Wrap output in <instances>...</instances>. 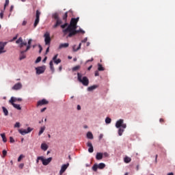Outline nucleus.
Instances as JSON below:
<instances>
[{"instance_id": "nucleus-50", "label": "nucleus", "mask_w": 175, "mask_h": 175, "mask_svg": "<svg viewBox=\"0 0 175 175\" xmlns=\"http://www.w3.org/2000/svg\"><path fill=\"white\" fill-rule=\"evenodd\" d=\"M38 47L40 49L39 53H42V50H43V48L42 47L41 45H38Z\"/></svg>"}, {"instance_id": "nucleus-22", "label": "nucleus", "mask_w": 175, "mask_h": 175, "mask_svg": "<svg viewBox=\"0 0 175 175\" xmlns=\"http://www.w3.org/2000/svg\"><path fill=\"white\" fill-rule=\"evenodd\" d=\"M0 135L2 137L3 143H6V142H8V139L6 138V135L5 133H1Z\"/></svg>"}, {"instance_id": "nucleus-11", "label": "nucleus", "mask_w": 175, "mask_h": 175, "mask_svg": "<svg viewBox=\"0 0 175 175\" xmlns=\"http://www.w3.org/2000/svg\"><path fill=\"white\" fill-rule=\"evenodd\" d=\"M68 167H69V163H67L66 164L62 165L61 170L59 171V174L62 175L64 174V173H65V172L66 171V169H68Z\"/></svg>"}, {"instance_id": "nucleus-60", "label": "nucleus", "mask_w": 175, "mask_h": 175, "mask_svg": "<svg viewBox=\"0 0 175 175\" xmlns=\"http://www.w3.org/2000/svg\"><path fill=\"white\" fill-rule=\"evenodd\" d=\"M46 61H47V57H45L44 58V59L42 60V62H46Z\"/></svg>"}, {"instance_id": "nucleus-12", "label": "nucleus", "mask_w": 175, "mask_h": 175, "mask_svg": "<svg viewBox=\"0 0 175 175\" xmlns=\"http://www.w3.org/2000/svg\"><path fill=\"white\" fill-rule=\"evenodd\" d=\"M21 88H23V84H21V83H18L12 88V90L17 91L18 90H21Z\"/></svg>"}, {"instance_id": "nucleus-36", "label": "nucleus", "mask_w": 175, "mask_h": 175, "mask_svg": "<svg viewBox=\"0 0 175 175\" xmlns=\"http://www.w3.org/2000/svg\"><path fill=\"white\" fill-rule=\"evenodd\" d=\"M106 124H110L111 122V119L110 118H107L105 119Z\"/></svg>"}, {"instance_id": "nucleus-32", "label": "nucleus", "mask_w": 175, "mask_h": 175, "mask_svg": "<svg viewBox=\"0 0 175 175\" xmlns=\"http://www.w3.org/2000/svg\"><path fill=\"white\" fill-rule=\"evenodd\" d=\"M60 27L62 29H66L65 28L69 27V25H68V23L66 22L64 25H61Z\"/></svg>"}, {"instance_id": "nucleus-1", "label": "nucleus", "mask_w": 175, "mask_h": 175, "mask_svg": "<svg viewBox=\"0 0 175 175\" xmlns=\"http://www.w3.org/2000/svg\"><path fill=\"white\" fill-rule=\"evenodd\" d=\"M79 18H71L70 25L65 29L62 30L63 36H66V38H72L76 35V29H77V23H79Z\"/></svg>"}, {"instance_id": "nucleus-57", "label": "nucleus", "mask_w": 175, "mask_h": 175, "mask_svg": "<svg viewBox=\"0 0 175 175\" xmlns=\"http://www.w3.org/2000/svg\"><path fill=\"white\" fill-rule=\"evenodd\" d=\"M50 51V47L49 46L46 50V54H47Z\"/></svg>"}, {"instance_id": "nucleus-2", "label": "nucleus", "mask_w": 175, "mask_h": 175, "mask_svg": "<svg viewBox=\"0 0 175 175\" xmlns=\"http://www.w3.org/2000/svg\"><path fill=\"white\" fill-rule=\"evenodd\" d=\"M77 77L78 80L80 81V83H83V85H88L90 84V80H88V78L87 77H83L82 78L81 74L77 73Z\"/></svg>"}, {"instance_id": "nucleus-58", "label": "nucleus", "mask_w": 175, "mask_h": 175, "mask_svg": "<svg viewBox=\"0 0 175 175\" xmlns=\"http://www.w3.org/2000/svg\"><path fill=\"white\" fill-rule=\"evenodd\" d=\"M87 40H88V39H87V38H85V39L83 40L81 42H82V43H85V42H87Z\"/></svg>"}, {"instance_id": "nucleus-27", "label": "nucleus", "mask_w": 175, "mask_h": 175, "mask_svg": "<svg viewBox=\"0 0 175 175\" xmlns=\"http://www.w3.org/2000/svg\"><path fill=\"white\" fill-rule=\"evenodd\" d=\"M97 88L98 86L96 85L90 86L88 88V91H94V90L96 89Z\"/></svg>"}, {"instance_id": "nucleus-37", "label": "nucleus", "mask_w": 175, "mask_h": 175, "mask_svg": "<svg viewBox=\"0 0 175 175\" xmlns=\"http://www.w3.org/2000/svg\"><path fill=\"white\" fill-rule=\"evenodd\" d=\"M79 69H80V66H76L73 67L72 70L75 72L76 70H79Z\"/></svg>"}, {"instance_id": "nucleus-61", "label": "nucleus", "mask_w": 175, "mask_h": 175, "mask_svg": "<svg viewBox=\"0 0 175 175\" xmlns=\"http://www.w3.org/2000/svg\"><path fill=\"white\" fill-rule=\"evenodd\" d=\"M103 134H100V135H99V139H100H100H103Z\"/></svg>"}, {"instance_id": "nucleus-62", "label": "nucleus", "mask_w": 175, "mask_h": 175, "mask_svg": "<svg viewBox=\"0 0 175 175\" xmlns=\"http://www.w3.org/2000/svg\"><path fill=\"white\" fill-rule=\"evenodd\" d=\"M77 110H81V107L80 105H77Z\"/></svg>"}, {"instance_id": "nucleus-64", "label": "nucleus", "mask_w": 175, "mask_h": 175, "mask_svg": "<svg viewBox=\"0 0 175 175\" xmlns=\"http://www.w3.org/2000/svg\"><path fill=\"white\" fill-rule=\"evenodd\" d=\"M61 70H62V66H60L59 67V71L61 72Z\"/></svg>"}, {"instance_id": "nucleus-21", "label": "nucleus", "mask_w": 175, "mask_h": 175, "mask_svg": "<svg viewBox=\"0 0 175 175\" xmlns=\"http://www.w3.org/2000/svg\"><path fill=\"white\" fill-rule=\"evenodd\" d=\"M31 44H32V39H29L27 42V46L25 51H28L31 49Z\"/></svg>"}, {"instance_id": "nucleus-29", "label": "nucleus", "mask_w": 175, "mask_h": 175, "mask_svg": "<svg viewBox=\"0 0 175 175\" xmlns=\"http://www.w3.org/2000/svg\"><path fill=\"white\" fill-rule=\"evenodd\" d=\"M12 106L17 110H21V107L18 104H12Z\"/></svg>"}, {"instance_id": "nucleus-46", "label": "nucleus", "mask_w": 175, "mask_h": 175, "mask_svg": "<svg viewBox=\"0 0 175 175\" xmlns=\"http://www.w3.org/2000/svg\"><path fill=\"white\" fill-rule=\"evenodd\" d=\"M38 159L40 160V161H42V162L43 163L44 162V158H43V157H38Z\"/></svg>"}, {"instance_id": "nucleus-34", "label": "nucleus", "mask_w": 175, "mask_h": 175, "mask_svg": "<svg viewBox=\"0 0 175 175\" xmlns=\"http://www.w3.org/2000/svg\"><path fill=\"white\" fill-rule=\"evenodd\" d=\"M122 133H124V129L120 128L119 130H118L119 136H122Z\"/></svg>"}, {"instance_id": "nucleus-42", "label": "nucleus", "mask_w": 175, "mask_h": 175, "mask_svg": "<svg viewBox=\"0 0 175 175\" xmlns=\"http://www.w3.org/2000/svg\"><path fill=\"white\" fill-rule=\"evenodd\" d=\"M14 128H20V122H16V124H14Z\"/></svg>"}, {"instance_id": "nucleus-30", "label": "nucleus", "mask_w": 175, "mask_h": 175, "mask_svg": "<svg viewBox=\"0 0 175 175\" xmlns=\"http://www.w3.org/2000/svg\"><path fill=\"white\" fill-rule=\"evenodd\" d=\"M98 70L99 71H103L105 70V68H103V66H102V64H98Z\"/></svg>"}, {"instance_id": "nucleus-45", "label": "nucleus", "mask_w": 175, "mask_h": 175, "mask_svg": "<svg viewBox=\"0 0 175 175\" xmlns=\"http://www.w3.org/2000/svg\"><path fill=\"white\" fill-rule=\"evenodd\" d=\"M3 157H6V155H8V152L5 150H3Z\"/></svg>"}, {"instance_id": "nucleus-4", "label": "nucleus", "mask_w": 175, "mask_h": 175, "mask_svg": "<svg viewBox=\"0 0 175 175\" xmlns=\"http://www.w3.org/2000/svg\"><path fill=\"white\" fill-rule=\"evenodd\" d=\"M105 167H106V164H105L104 163H100L99 164L95 163L92 169L93 172H97L98 169L102 170V169H105Z\"/></svg>"}, {"instance_id": "nucleus-17", "label": "nucleus", "mask_w": 175, "mask_h": 175, "mask_svg": "<svg viewBox=\"0 0 175 175\" xmlns=\"http://www.w3.org/2000/svg\"><path fill=\"white\" fill-rule=\"evenodd\" d=\"M88 147H90L88 148V151L90 152H94V146H92V144L90 142H88L87 144Z\"/></svg>"}, {"instance_id": "nucleus-28", "label": "nucleus", "mask_w": 175, "mask_h": 175, "mask_svg": "<svg viewBox=\"0 0 175 175\" xmlns=\"http://www.w3.org/2000/svg\"><path fill=\"white\" fill-rule=\"evenodd\" d=\"M2 109H3L4 115L9 116V111H8V109L5 107H3Z\"/></svg>"}, {"instance_id": "nucleus-51", "label": "nucleus", "mask_w": 175, "mask_h": 175, "mask_svg": "<svg viewBox=\"0 0 175 175\" xmlns=\"http://www.w3.org/2000/svg\"><path fill=\"white\" fill-rule=\"evenodd\" d=\"M46 110H47V108L46 107H44L41 109V113H43L44 111H46Z\"/></svg>"}, {"instance_id": "nucleus-16", "label": "nucleus", "mask_w": 175, "mask_h": 175, "mask_svg": "<svg viewBox=\"0 0 175 175\" xmlns=\"http://www.w3.org/2000/svg\"><path fill=\"white\" fill-rule=\"evenodd\" d=\"M25 53H27V51H25V50L21 51V54H20V57H19L20 61H21V60H23V59H25V58L27 57V56L25 55V54H24Z\"/></svg>"}, {"instance_id": "nucleus-31", "label": "nucleus", "mask_w": 175, "mask_h": 175, "mask_svg": "<svg viewBox=\"0 0 175 175\" xmlns=\"http://www.w3.org/2000/svg\"><path fill=\"white\" fill-rule=\"evenodd\" d=\"M63 21H65V23H66L67 19H68V12H66L64 15H63Z\"/></svg>"}, {"instance_id": "nucleus-6", "label": "nucleus", "mask_w": 175, "mask_h": 175, "mask_svg": "<svg viewBox=\"0 0 175 175\" xmlns=\"http://www.w3.org/2000/svg\"><path fill=\"white\" fill-rule=\"evenodd\" d=\"M116 126L117 128H123V129H125V128H126V124H124V120L120 119L116 122Z\"/></svg>"}, {"instance_id": "nucleus-9", "label": "nucleus", "mask_w": 175, "mask_h": 175, "mask_svg": "<svg viewBox=\"0 0 175 175\" xmlns=\"http://www.w3.org/2000/svg\"><path fill=\"white\" fill-rule=\"evenodd\" d=\"M36 74L37 75H42V73H44V70H46L45 66H39L36 68Z\"/></svg>"}, {"instance_id": "nucleus-13", "label": "nucleus", "mask_w": 175, "mask_h": 175, "mask_svg": "<svg viewBox=\"0 0 175 175\" xmlns=\"http://www.w3.org/2000/svg\"><path fill=\"white\" fill-rule=\"evenodd\" d=\"M44 105H49V101L44 98L37 103V106H44Z\"/></svg>"}, {"instance_id": "nucleus-39", "label": "nucleus", "mask_w": 175, "mask_h": 175, "mask_svg": "<svg viewBox=\"0 0 175 175\" xmlns=\"http://www.w3.org/2000/svg\"><path fill=\"white\" fill-rule=\"evenodd\" d=\"M9 5V0H5V5H4V10L6 9V6H8Z\"/></svg>"}, {"instance_id": "nucleus-3", "label": "nucleus", "mask_w": 175, "mask_h": 175, "mask_svg": "<svg viewBox=\"0 0 175 175\" xmlns=\"http://www.w3.org/2000/svg\"><path fill=\"white\" fill-rule=\"evenodd\" d=\"M53 18H54L56 21V23L53 26V28H57V27H59V25L62 24V20L59 18V15H58V13L53 14Z\"/></svg>"}, {"instance_id": "nucleus-10", "label": "nucleus", "mask_w": 175, "mask_h": 175, "mask_svg": "<svg viewBox=\"0 0 175 175\" xmlns=\"http://www.w3.org/2000/svg\"><path fill=\"white\" fill-rule=\"evenodd\" d=\"M18 132L19 133H21V135H23L24 136V135H27V133H30V132H32V129H31L30 127H28L27 130L19 129Z\"/></svg>"}, {"instance_id": "nucleus-8", "label": "nucleus", "mask_w": 175, "mask_h": 175, "mask_svg": "<svg viewBox=\"0 0 175 175\" xmlns=\"http://www.w3.org/2000/svg\"><path fill=\"white\" fill-rule=\"evenodd\" d=\"M16 44H19L20 49H23L24 46H27V42H23V38L20 37L16 41Z\"/></svg>"}, {"instance_id": "nucleus-63", "label": "nucleus", "mask_w": 175, "mask_h": 175, "mask_svg": "<svg viewBox=\"0 0 175 175\" xmlns=\"http://www.w3.org/2000/svg\"><path fill=\"white\" fill-rule=\"evenodd\" d=\"M17 38H18V36L16 35L15 37H14L12 38V40H16L17 39Z\"/></svg>"}, {"instance_id": "nucleus-26", "label": "nucleus", "mask_w": 175, "mask_h": 175, "mask_svg": "<svg viewBox=\"0 0 175 175\" xmlns=\"http://www.w3.org/2000/svg\"><path fill=\"white\" fill-rule=\"evenodd\" d=\"M124 161L125 163H129V162H131V161H132V159H131V157H124Z\"/></svg>"}, {"instance_id": "nucleus-25", "label": "nucleus", "mask_w": 175, "mask_h": 175, "mask_svg": "<svg viewBox=\"0 0 175 175\" xmlns=\"http://www.w3.org/2000/svg\"><path fill=\"white\" fill-rule=\"evenodd\" d=\"M87 137H88V139H94V135H92V133H91V132H88Z\"/></svg>"}, {"instance_id": "nucleus-52", "label": "nucleus", "mask_w": 175, "mask_h": 175, "mask_svg": "<svg viewBox=\"0 0 175 175\" xmlns=\"http://www.w3.org/2000/svg\"><path fill=\"white\" fill-rule=\"evenodd\" d=\"M0 17L1 18H3V11H1L0 13Z\"/></svg>"}, {"instance_id": "nucleus-53", "label": "nucleus", "mask_w": 175, "mask_h": 175, "mask_svg": "<svg viewBox=\"0 0 175 175\" xmlns=\"http://www.w3.org/2000/svg\"><path fill=\"white\" fill-rule=\"evenodd\" d=\"M50 68H51V70H52V73H54V70H55L54 66H50Z\"/></svg>"}, {"instance_id": "nucleus-55", "label": "nucleus", "mask_w": 175, "mask_h": 175, "mask_svg": "<svg viewBox=\"0 0 175 175\" xmlns=\"http://www.w3.org/2000/svg\"><path fill=\"white\" fill-rule=\"evenodd\" d=\"M92 61H94V58H92L91 59H88V60H87V63H88V62H92Z\"/></svg>"}, {"instance_id": "nucleus-44", "label": "nucleus", "mask_w": 175, "mask_h": 175, "mask_svg": "<svg viewBox=\"0 0 175 175\" xmlns=\"http://www.w3.org/2000/svg\"><path fill=\"white\" fill-rule=\"evenodd\" d=\"M103 157H105V158H107V157H109V153H107V152L103 153Z\"/></svg>"}, {"instance_id": "nucleus-18", "label": "nucleus", "mask_w": 175, "mask_h": 175, "mask_svg": "<svg viewBox=\"0 0 175 175\" xmlns=\"http://www.w3.org/2000/svg\"><path fill=\"white\" fill-rule=\"evenodd\" d=\"M103 159V153L97 152L96 155V159H97V161H100V159Z\"/></svg>"}, {"instance_id": "nucleus-48", "label": "nucleus", "mask_w": 175, "mask_h": 175, "mask_svg": "<svg viewBox=\"0 0 175 175\" xmlns=\"http://www.w3.org/2000/svg\"><path fill=\"white\" fill-rule=\"evenodd\" d=\"M58 57V55H55L54 57H53V61L54 62V61H55V60H57V58Z\"/></svg>"}, {"instance_id": "nucleus-38", "label": "nucleus", "mask_w": 175, "mask_h": 175, "mask_svg": "<svg viewBox=\"0 0 175 175\" xmlns=\"http://www.w3.org/2000/svg\"><path fill=\"white\" fill-rule=\"evenodd\" d=\"M42 61V57H38L36 60V64H39V62H40Z\"/></svg>"}, {"instance_id": "nucleus-19", "label": "nucleus", "mask_w": 175, "mask_h": 175, "mask_svg": "<svg viewBox=\"0 0 175 175\" xmlns=\"http://www.w3.org/2000/svg\"><path fill=\"white\" fill-rule=\"evenodd\" d=\"M67 47H69V43L60 44L59 46L60 50L61 49H67Z\"/></svg>"}, {"instance_id": "nucleus-49", "label": "nucleus", "mask_w": 175, "mask_h": 175, "mask_svg": "<svg viewBox=\"0 0 175 175\" xmlns=\"http://www.w3.org/2000/svg\"><path fill=\"white\" fill-rule=\"evenodd\" d=\"M159 122H161V124H163V122H165V120L163 118H160Z\"/></svg>"}, {"instance_id": "nucleus-43", "label": "nucleus", "mask_w": 175, "mask_h": 175, "mask_svg": "<svg viewBox=\"0 0 175 175\" xmlns=\"http://www.w3.org/2000/svg\"><path fill=\"white\" fill-rule=\"evenodd\" d=\"M14 138L13 137H10V143H14Z\"/></svg>"}, {"instance_id": "nucleus-15", "label": "nucleus", "mask_w": 175, "mask_h": 175, "mask_svg": "<svg viewBox=\"0 0 175 175\" xmlns=\"http://www.w3.org/2000/svg\"><path fill=\"white\" fill-rule=\"evenodd\" d=\"M5 46H6V42H0V54H1V53H5V51H3Z\"/></svg>"}, {"instance_id": "nucleus-23", "label": "nucleus", "mask_w": 175, "mask_h": 175, "mask_svg": "<svg viewBox=\"0 0 175 175\" xmlns=\"http://www.w3.org/2000/svg\"><path fill=\"white\" fill-rule=\"evenodd\" d=\"M41 148H42L44 151H47V149L49 148V146H48L47 144H41Z\"/></svg>"}, {"instance_id": "nucleus-41", "label": "nucleus", "mask_w": 175, "mask_h": 175, "mask_svg": "<svg viewBox=\"0 0 175 175\" xmlns=\"http://www.w3.org/2000/svg\"><path fill=\"white\" fill-rule=\"evenodd\" d=\"M23 157H24V155L21 154V155L19 156V157L18 158V162H21V160L23 159Z\"/></svg>"}, {"instance_id": "nucleus-59", "label": "nucleus", "mask_w": 175, "mask_h": 175, "mask_svg": "<svg viewBox=\"0 0 175 175\" xmlns=\"http://www.w3.org/2000/svg\"><path fill=\"white\" fill-rule=\"evenodd\" d=\"M49 65H50V66H54V64H53V61H51L49 62Z\"/></svg>"}, {"instance_id": "nucleus-14", "label": "nucleus", "mask_w": 175, "mask_h": 175, "mask_svg": "<svg viewBox=\"0 0 175 175\" xmlns=\"http://www.w3.org/2000/svg\"><path fill=\"white\" fill-rule=\"evenodd\" d=\"M51 161H53V157H49L48 159H44L42 165H44V166H47V165H49V163H50V162H51Z\"/></svg>"}, {"instance_id": "nucleus-47", "label": "nucleus", "mask_w": 175, "mask_h": 175, "mask_svg": "<svg viewBox=\"0 0 175 175\" xmlns=\"http://www.w3.org/2000/svg\"><path fill=\"white\" fill-rule=\"evenodd\" d=\"M14 9V5H11L10 6V12L12 13L13 12V10Z\"/></svg>"}, {"instance_id": "nucleus-35", "label": "nucleus", "mask_w": 175, "mask_h": 175, "mask_svg": "<svg viewBox=\"0 0 175 175\" xmlns=\"http://www.w3.org/2000/svg\"><path fill=\"white\" fill-rule=\"evenodd\" d=\"M44 129H45L44 127H41V128H40V131H39V133H38V135H39V136H40V135H42V133H43V132H44Z\"/></svg>"}, {"instance_id": "nucleus-54", "label": "nucleus", "mask_w": 175, "mask_h": 175, "mask_svg": "<svg viewBox=\"0 0 175 175\" xmlns=\"http://www.w3.org/2000/svg\"><path fill=\"white\" fill-rule=\"evenodd\" d=\"M95 76H99V72L98 71H95V73H94Z\"/></svg>"}, {"instance_id": "nucleus-5", "label": "nucleus", "mask_w": 175, "mask_h": 175, "mask_svg": "<svg viewBox=\"0 0 175 175\" xmlns=\"http://www.w3.org/2000/svg\"><path fill=\"white\" fill-rule=\"evenodd\" d=\"M45 44L46 46H50V43H51V38L50 37V33L46 32L44 35Z\"/></svg>"}, {"instance_id": "nucleus-20", "label": "nucleus", "mask_w": 175, "mask_h": 175, "mask_svg": "<svg viewBox=\"0 0 175 175\" xmlns=\"http://www.w3.org/2000/svg\"><path fill=\"white\" fill-rule=\"evenodd\" d=\"M80 49H81V43H79L78 47H77V45H74V46H72V50H73V51H75V52L79 51V50H80Z\"/></svg>"}, {"instance_id": "nucleus-24", "label": "nucleus", "mask_w": 175, "mask_h": 175, "mask_svg": "<svg viewBox=\"0 0 175 175\" xmlns=\"http://www.w3.org/2000/svg\"><path fill=\"white\" fill-rule=\"evenodd\" d=\"M17 98H14V97H11L10 100H9V103L13 105V104H14V102H16Z\"/></svg>"}, {"instance_id": "nucleus-7", "label": "nucleus", "mask_w": 175, "mask_h": 175, "mask_svg": "<svg viewBox=\"0 0 175 175\" xmlns=\"http://www.w3.org/2000/svg\"><path fill=\"white\" fill-rule=\"evenodd\" d=\"M40 18V12H39V10H37L36 14V20L34 22V28H36V27H38V24H39Z\"/></svg>"}, {"instance_id": "nucleus-56", "label": "nucleus", "mask_w": 175, "mask_h": 175, "mask_svg": "<svg viewBox=\"0 0 175 175\" xmlns=\"http://www.w3.org/2000/svg\"><path fill=\"white\" fill-rule=\"evenodd\" d=\"M22 25H27V21H23Z\"/></svg>"}, {"instance_id": "nucleus-33", "label": "nucleus", "mask_w": 175, "mask_h": 175, "mask_svg": "<svg viewBox=\"0 0 175 175\" xmlns=\"http://www.w3.org/2000/svg\"><path fill=\"white\" fill-rule=\"evenodd\" d=\"M85 33V31H84V30L80 29L79 30H77V29H76V35H77V33Z\"/></svg>"}, {"instance_id": "nucleus-40", "label": "nucleus", "mask_w": 175, "mask_h": 175, "mask_svg": "<svg viewBox=\"0 0 175 175\" xmlns=\"http://www.w3.org/2000/svg\"><path fill=\"white\" fill-rule=\"evenodd\" d=\"M53 62H55L56 64V65H58V64H61V59H57L55 61H54Z\"/></svg>"}]
</instances>
